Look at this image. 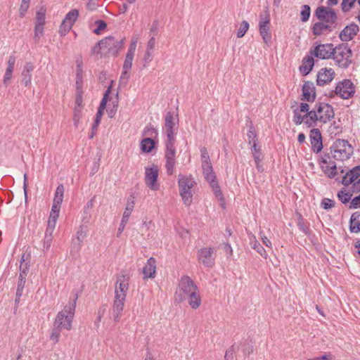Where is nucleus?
Returning <instances> with one entry per match:
<instances>
[{
    "instance_id": "obj_46",
    "label": "nucleus",
    "mask_w": 360,
    "mask_h": 360,
    "mask_svg": "<svg viewBox=\"0 0 360 360\" xmlns=\"http://www.w3.org/2000/svg\"><path fill=\"white\" fill-rule=\"evenodd\" d=\"M165 169L167 175L170 176L174 174V166L176 163L175 158H165Z\"/></svg>"
},
{
    "instance_id": "obj_23",
    "label": "nucleus",
    "mask_w": 360,
    "mask_h": 360,
    "mask_svg": "<svg viewBox=\"0 0 360 360\" xmlns=\"http://www.w3.org/2000/svg\"><path fill=\"white\" fill-rule=\"evenodd\" d=\"M360 176V165L356 166L349 169L345 175L343 176L341 183L345 186L352 184Z\"/></svg>"
},
{
    "instance_id": "obj_52",
    "label": "nucleus",
    "mask_w": 360,
    "mask_h": 360,
    "mask_svg": "<svg viewBox=\"0 0 360 360\" xmlns=\"http://www.w3.org/2000/svg\"><path fill=\"white\" fill-rule=\"evenodd\" d=\"M352 195L347 193L345 190H340L338 193V199L343 203L346 204L349 202Z\"/></svg>"
},
{
    "instance_id": "obj_27",
    "label": "nucleus",
    "mask_w": 360,
    "mask_h": 360,
    "mask_svg": "<svg viewBox=\"0 0 360 360\" xmlns=\"http://www.w3.org/2000/svg\"><path fill=\"white\" fill-rule=\"evenodd\" d=\"M311 31L314 35L320 36L322 34H327L334 31L333 29L331 28V26H328L321 21L316 22L311 27Z\"/></svg>"
},
{
    "instance_id": "obj_15",
    "label": "nucleus",
    "mask_w": 360,
    "mask_h": 360,
    "mask_svg": "<svg viewBox=\"0 0 360 360\" xmlns=\"http://www.w3.org/2000/svg\"><path fill=\"white\" fill-rule=\"evenodd\" d=\"M105 49H108V53L117 56L123 47L124 39H116L112 36L106 37L102 39Z\"/></svg>"
},
{
    "instance_id": "obj_37",
    "label": "nucleus",
    "mask_w": 360,
    "mask_h": 360,
    "mask_svg": "<svg viewBox=\"0 0 360 360\" xmlns=\"http://www.w3.org/2000/svg\"><path fill=\"white\" fill-rule=\"evenodd\" d=\"M202 169L205 179L210 184V186L217 181L212 165Z\"/></svg>"
},
{
    "instance_id": "obj_24",
    "label": "nucleus",
    "mask_w": 360,
    "mask_h": 360,
    "mask_svg": "<svg viewBox=\"0 0 360 360\" xmlns=\"http://www.w3.org/2000/svg\"><path fill=\"white\" fill-rule=\"evenodd\" d=\"M34 65L31 62H27L23 66L21 72V83L25 86H30L32 81V72L34 70Z\"/></svg>"
},
{
    "instance_id": "obj_32",
    "label": "nucleus",
    "mask_w": 360,
    "mask_h": 360,
    "mask_svg": "<svg viewBox=\"0 0 360 360\" xmlns=\"http://www.w3.org/2000/svg\"><path fill=\"white\" fill-rule=\"evenodd\" d=\"M349 230L352 233L360 232V212H354L349 220Z\"/></svg>"
},
{
    "instance_id": "obj_10",
    "label": "nucleus",
    "mask_w": 360,
    "mask_h": 360,
    "mask_svg": "<svg viewBox=\"0 0 360 360\" xmlns=\"http://www.w3.org/2000/svg\"><path fill=\"white\" fill-rule=\"evenodd\" d=\"M334 48L331 43L319 44L310 50V54L321 60L329 59L333 56Z\"/></svg>"
},
{
    "instance_id": "obj_20",
    "label": "nucleus",
    "mask_w": 360,
    "mask_h": 360,
    "mask_svg": "<svg viewBox=\"0 0 360 360\" xmlns=\"http://www.w3.org/2000/svg\"><path fill=\"white\" fill-rule=\"evenodd\" d=\"M316 98V88L312 82L307 81L302 86L301 100L307 102H314Z\"/></svg>"
},
{
    "instance_id": "obj_45",
    "label": "nucleus",
    "mask_w": 360,
    "mask_h": 360,
    "mask_svg": "<svg viewBox=\"0 0 360 360\" xmlns=\"http://www.w3.org/2000/svg\"><path fill=\"white\" fill-rule=\"evenodd\" d=\"M248 122L249 123V130L248 133V142L249 144H252V141H258V139L252 122L250 120H249Z\"/></svg>"
},
{
    "instance_id": "obj_44",
    "label": "nucleus",
    "mask_w": 360,
    "mask_h": 360,
    "mask_svg": "<svg viewBox=\"0 0 360 360\" xmlns=\"http://www.w3.org/2000/svg\"><path fill=\"white\" fill-rule=\"evenodd\" d=\"M110 90H111V87L109 86L108 88V89L105 91L103 96V98L100 103V105H99V107L98 108V111L97 112H100L101 114H103V112H104V110L106 107V103L108 102V97H109V94L110 92Z\"/></svg>"
},
{
    "instance_id": "obj_50",
    "label": "nucleus",
    "mask_w": 360,
    "mask_h": 360,
    "mask_svg": "<svg viewBox=\"0 0 360 360\" xmlns=\"http://www.w3.org/2000/svg\"><path fill=\"white\" fill-rule=\"evenodd\" d=\"M210 186L212 188V191L214 192L216 198L221 201V202H224V198L223 196L222 192L221 191V188L219 185L218 181L214 183L213 184L210 185Z\"/></svg>"
},
{
    "instance_id": "obj_53",
    "label": "nucleus",
    "mask_w": 360,
    "mask_h": 360,
    "mask_svg": "<svg viewBox=\"0 0 360 360\" xmlns=\"http://www.w3.org/2000/svg\"><path fill=\"white\" fill-rule=\"evenodd\" d=\"M249 29V23L246 20H243L240 25V27L237 32V37H243Z\"/></svg>"
},
{
    "instance_id": "obj_38",
    "label": "nucleus",
    "mask_w": 360,
    "mask_h": 360,
    "mask_svg": "<svg viewBox=\"0 0 360 360\" xmlns=\"http://www.w3.org/2000/svg\"><path fill=\"white\" fill-rule=\"evenodd\" d=\"M65 188L63 184H59L56 190L55 195L53 198V205H55L56 206H60L63 200V195H64Z\"/></svg>"
},
{
    "instance_id": "obj_36",
    "label": "nucleus",
    "mask_w": 360,
    "mask_h": 360,
    "mask_svg": "<svg viewBox=\"0 0 360 360\" xmlns=\"http://www.w3.org/2000/svg\"><path fill=\"white\" fill-rule=\"evenodd\" d=\"M324 174L330 179H333L337 174V166L334 162H329L326 166L321 165Z\"/></svg>"
},
{
    "instance_id": "obj_7",
    "label": "nucleus",
    "mask_w": 360,
    "mask_h": 360,
    "mask_svg": "<svg viewBox=\"0 0 360 360\" xmlns=\"http://www.w3.org/2000/svg\"><path fill=\"white\" fill-rule=\"evenodd\" d=\"M179 127V115L174 112L168 111L165 116V123L162 128L166 135V140L176 141V135Z\"/></svg>"
},
{
    "instance_id": "obj_22",
    "label": "nucleus",
    "mask_w": 360,
    "mask_h": 360,
    "mask_svg": "<svg viewBox=\"0 0 360 360\" xmlns=\"http://www.w3.org/2000/svg\"><path fill=\"white\" fill-rule=\"evenodd\" d=\"M179 287L181 292H195L198 290L197 285L188 276H184L181 277Z\"/></svg>"
},
{
    "instance_id": "obj_5",
    "label": "nucleus",
    "mask_w": 360,
    "mask_h": 360,
    "mask_svg": "<svg viewBox=\"0 0 360 360\" xmlns=\"http://www.w3.org/2000/svg\"><path fill=\"white\" fill-rule=\"evenodd\" d=\"M330 154L336 160L345 161L353 154V148L347 140L337 139L330 148Z\"/></svg>"
},
{
    "instance_id": "obj_60",
    "label": "nucleus",
    "mask_w": 360,
    "mask_h": 360,
    "mask_svg": "<svg viewBox=\"0 0 360 360\" xmlns=\"http://www.w3.org/2000/svg\"><path fill=\"white\" fill-rule=\"evenodd\" d=\"M95 23L97 25V27L94 30V32L96 34H99L101 31L105 30L107 27V23L103 20H98Z\"/></svg>"
},
{
    "instance_id": "obj_2",
    "label": "nucleus",
    "mask_w": 360,
    "mask_h": 360,
    "mask_svg": "<svg viewBox=\"0 0 360 360\" xmlns=\"http://www.w3.org/2000/svg\"><path fill=\"white\" fill-rule=\"evenodd\" d=\"M77 300V296H73L64 309L58 313L53 323V326L56 329L70 330L72 328Z\"/></svg>"
},
{
    "instance_id": "obj_59",
    "label": "nucleus",
    "mask_w": 360,
    "mask_h": 360,
    "mask_svg": "<svg viewBox=\"0 0 360 360\" xmlns=\"http://www.w3.org/2000/svg\"><path fill=\"white\" fill-rule=\"evenodd\" d=\"M236 351V348L234 345L229 347L225 353L224 359L225 360H234Z\"/></svg>"
},
{
    "instance_id": "obj_12",
    "label": "nucleus",
    "mask_w": 360,
    "mask_h": 360,
    "mask_svg": "<svg viewBox=\"0 0 360 360\" xmlns=\"http://www.w3.org/2000/svg\"><path fill=\"white\" fill-rule=\"evenodd\" d=\"M78 17L79 11L77 9L71 10L65 15L59 27L60 36H65L69 32Z\"/></svg>"
},
{
    "instance_id": "obj_3",
    "label": "nucleus",
    "mask_w": 360,
    "mask_h": 360,
    "mask_svg": "<svg viewBox=\"0 0 360 360\" xmlns=\"http://www.w3.org/2000/svg\"><path fill=\"white\" fill-rule=\"evenodd\" d=\"M332 58L335 65L342 69H347L353 63V53L347 43L335 46Z\"/></svg>"
},
{
    "instance_id": "obj_33",
    "label": "nucleus",
    "mask_w": 360,
    "mask_h": 360,
    "mask_svg": "<svg viewBox=\"0 0 360 360\" xmlns=\"http://www.w3.org/2000/svg\"><path fill=\"white\" fill-rule=\"evenodd\" d=\"M134 56L127 55L123 64L124 71L122 72L120 82L121 83L124 79L127 81L129 76L127 75V71L131 68L132 61Z\"/></svg>"
},
{
    "instance_id": "obj_13",
    "label": "nucleus",
    "mask_w": 360,
    "mask_h": 360,
    "mask_svg": "<svg viewBox=\"0 0 360 360\" xmlns=\"http://www.w3.org/2000/svg\"><path fill=\"white\" fill-rule=\"evenodd\" d=\"M311 112L309 105L307 103H300L299 108L293 110L292 121L296 125L304 123L306 124L309 117H307Z\"/></svg>"
},
{
    "instance_id": "obj_9",
    "label": "nucleus",
    "mask_w": 360,
    "mask_h": 360,
    "mask_svg": "<svg viewBox=\"0 0 360 360\" xmlns=\"http://www.w3.org/2000/svg\"><path fill=\"white\" fill-rule=\"evenodd\" d=\"M260 20L259 22V34L264 41V42L269 46L271 43V34L270 32L269 24H270V16L267 11L264 14H260Z\"/></svg>"
},
{
    "instance_id": "obj_31",
    "label": "nucleus",
    "mask_w": 360,
    "mask_h": 360,
    "mask_svg": "<svg viewBox=\"0 0 360 360\" xmlns=\"http://www.w3.org/2000/svg\"><path fill=\"white\" fill-rule=\"evenodd\" d=\"M184 300L192 309H196L200 306L202 299L200 294H184Z\"/></svg>"
},
{
    "instance_id": "obj_64",
    "label": "nucleus",
    "mask_w": 360,
    "mask_h": 360,
    "mask_svg": "<svg viewBox=\"0 0 360 360\" xmlns=\"http://www.w3.org/2000/svg\"><path fill=\"white\" fill-rule=\"evenodd\" d=\"M349 209L360 208V194L354 197L350 202L349 205Z\"/></svg>"
},
{
    "instance_id": "obj_54",
    "label": "nucleus",
    "mask_w": 360,
    "mask_h": 360,
    "mask_svg": "<svg viewBox=\"0 0 360 360\" xmlns=\"http://www.w3.org/2000/svg\"><path fill=\"white\" fill-rule=\"evenodd\" d=\"M356 0H342L341 3V9L344 13H347L354 6Z\"/></svg>"
},
{
    "instance_id": "obj_62",
    "label": "nucleus",
    "mask_w": 360,
    "mask_h": 360,
    "mask_svg": "<svg viewBox=\"0 0 360 360\" xmlns=\"http://www.w3.org/2000/svg\"><path fill=\"white\" fill-rule=\"evenodd\" d=\"M26 278L27 276H22V277H20V275L19 274L16 292H22L23 291L26 283Z\"/></svg>"
},
{
    "instance_id": "obj_34",
    "label": "nucleus",
    "mask_w": 360,
    "mask_h": 360,
    "mask_svg": "<svg viewBox=\"0 0 360 360\" xmlns=\"http://www.w3.org/2000/svg\"><path fill=\"white\" fill-rule=\"evenodd\" d=\"M175 141L172 140L165 141V158H175L176 148Z\"/></svg>"
},
{
    "instance_id": "obj_4",
    "label": "nucleus",
    "mask_w": 360,
    "mask_h": 360,
    "mask_svg": "<svg viewBox=\"0 0 360 360\" xmlns=\"http://www.w3.org/2000/svg\"><path fill=\"white\" fill-rule=\"evenodd\" d=\"M196 185V182L192 175L179 174L178 179V186L179 195L186 206H190L193 201V188Z\"/></svg>"
},
{
    "instance_id": "obj_51",
    "label": "nucleus",
    "mask_w": 360,
    "mask_h": 360,
    "mask_svg": "<svg viewBox=\"0 0 360 360\" xmlns=\"http://www.w3.org/2000/svg\"><path fill=\"white\" fill-rule=\"evenodd\" d=\"M311 15V8L309 5H303L301 8V20L304 22L309 20Z\"/></svg>"
},
{
    "instance_id": "obj_47",
    "label": "nucleus",
    "mask_w": 360,
    "mask_h": 360,
    "mask_svg": "<svg viewBox=\"0 0 360 360\" xmlns=\"http://www.w3.org/2000/svg\"><path fill=\"white\" fill-rule=\"evenodd\" d=\"M53 241V233H48L45 231V236L43 241V248L42 250L44 252H47L51 248V243Z\"/></svg>"
},
{
    "instance_id": "obj_25",
    "label": "nucleus",
    "mask_w": 360,
    "mask_h": 360,
    "mask_svg": "<svg viewBox=\"0 0 360 360\" xmlns=\"http://www.w3.org/2000/svg\"><path fill=\"white\" fill-rule=\"evenodd\" d=\"M156 272V260L151 257L148 260L143 268V278H153Z\"/></svg>"
},
{
    "instance_id": "obj_63",
    "label": "nucleus",
    "mask_w": 360,
    "mask_h": 360,
    "mask_svg": "<svg viewBox=\"0 0 360 360\" xmlns=\"http://www.w3.org/2000/svg\"><path fill=\"white\" fill-rule=\"evenodd\" d=\"M252 248L255 250L261 256L266 257V250L259 243L255 241L252 246Z\"/></svg>"
},
{
    "instance_id": "obj_40",
    "label": "nucleus",
    "mask_w": 360,
    "mask_h": 360,
    "mask_svg": "<svg viewBox=\"0 0 360 360\" xmlns=\"http://www.w3.org/2000/svg\"><path fill=\"white\" fill-rule=\"evenodd\" d=\"M342 127L340 120L334 121L328 128V132L330 135H338L342 132Z\"/></svg>"
},
{
    "instance_id": "obj_14",
    "label": "nucleus",
    "mask_w": 360,
    "mask_h": 360,
    "mask_svg": "<svg viewBox=\"0 0 360 360\" xmlns=\"http://www.w3.org/2000/svg\"><path fill=\"white\" fill-rule=\"evenodd\" d=\"M158 172L159 170L157 165H153L150 167L146 168L145 182L147 186L153 191L159 189V184L157 183Z\"/></svg>"
},
{
    "instance_id": "obj_35",
    "label": "nucleus",
    "mask_w": 360,
    "mask_h": 360,
    "mask_svg": "<svg viewBox=\"0 0 360 360\" xmlns=\"http://www.w3.org/2000/svg\"><path fill=\"white\" fill-rule=\"evenodd\" d=\"M155 142L150 137H146L141 141V149L143 153H150L155 148Z\"/></svg>"
},
{
    "instance_id": "obj_49",
    "label": "nucleus",
    "mask_w": 360,
    "mask_h": 360,
    "mask_svg": "<svg viewBox=\"0 0 360 360\" xmlns=\"http://www.w3.org/2000/svg\"><path fill=\"white\" fill-rule=\"evenodd\" d=\"M210 186L212 188V191L214 192L216 198L221 201V202H224V198L223 196L222 192L221 191V188L219 185L218 181L214 183L213 184L210 185Z\"/></svg>"
},
{
    "instance_id": "obj_26",
    "label": "nucleus",
    "mask_w": 360,
    "mask_h": 360,
    "mask_svg": "<svg viewBox=\"0 0 360 360\" xmlns=\"http://www.w3.org/2000/svg\"><path fill=\"white\" fill-rule=\"evenodd\" d=\"M31 256L30 253H23L20 260L19 274L20 277L22 276H27L30 272Z\"/></svg>"
},
{
    "instance_id": "obj_56",
    "label": "nucleus",
    "mask_w": 360,
    "mask_h": 360,
    "mask_svg": "<svg viewBox=\"0 0 360 360\" xmlns=\"http://www.w3.org/2000/svg\"><path fill=\"white\" fill-rule=\"evenodd\" d=\"M82 109L83 108L81 107H75L74 108L73 122L76 127L80 120Z\"/></svg>"
},
{
    "instance_id": "obj_21",
    "label": "nucleus",
    "mask_w": 360,
    "mask_h": 360,
    "mask_svg": "<svg viewBox=\"0 0 360 360\" xmlns=\"http://www.w3.org/2000/svg\"><path fill=\"white\" fill-rule=\"evenodd\" d=\"M310 141L312 150L319 153L323 149L322 136L319 129H312L310 131Z\"/></svg>"
},
{
    "instance_id": "obj_17",
    "label": "nucleus",
    "mask_w": 360,
    "mask_h": 360,
    "mask_svg": "<svg viewBox=\"0 0 360 360\" xmlns=\"http://www.w3.org/2000/svg\"><path fill=\"white\" fill-rule=\"evenodd\" d=\"M335 75L333 68H322L319 70L316 76V84L324 86L333 81Z\"/></svg>"
},
{
    "instance_id": "obj_8",
    "label": "nucleus",
    "mask_w": 360,
    "mask_h": 360,
    "mask_svg": "<svg viewBox=\"0 0 360 360\" xmlns=\"http://www.w3.org/2000/svg\"><path fill=\"white\" fill-rule=\"evenodd\" d=\"M355 94V86L352 80L345 79L337 83L335 90L329 93V96L333 98L338 96L342 99H349L354 96Z\"/></svg>"
},
{
    "instance_id": "obj_29",
    "label": "nucleus",
    "mask_w": 360,
    "mask_h": 360,
    "mask_svg": "<svg viewBox=\"0 0 360 360\" xmlns=\"http://www.w3.org/2000/svg\"><path fill=\"white\" fill-rule=\"evenodd\" d=\"M314 65V60L312 56H307L302 59L300 71L304 76H306L311 71Z\"/></svg>"
},
{
    "instance_id": "obj_58",
    "label": "nucleus",
    "mask_w": 360,
    "mask_h": 360,
    "mask_svg": "<svg viewBox=\"0 0 360 360\" xmlns=\"http://www.w3.org/2000/svg\"><path fill=\"white\" fill-rule=\"evenodd\" d=\"M321 206L324 210L333 208L335 206V201L329 198H324L321 201Z\"/></svg>"
},
{
    "instance_id": "obj_48",
    "label": "nucleus",
    "mask_w": 360,
    "mask_h": 360,
    "mask_svg": "<svg viewBox=\"0 0 360 360\" xmlns=\"http://www.w3.org/2000/svg\"><path fill=\"white\" fill-rule=\"evenodd\" d=\"M143 135L150 138H156L158 135V130L151 124L147 125L143 131Z\"/></svg>"
},
{
    "instance_id": "obj_28",
    "label": "nucleus",
    "mask_w": 360,
    "mask_h": 360,
    "mask_svg": "<svg viewBox=\"0 0 360 360\" xmlns=\"http://www.w3.org/2000/svg\"><path fill=\"white\" fill-rule=\"evenodd\" d=\"M128 274L124 271L117 276L115 292H118V290L120 292H125L128 290Z\"/></svg>"
},
{
    "instance_id": "obj_30",
    "label": "nucleus",
    "mask_w": 360,
    "mask_h": 360,
    "mask_svg": "<svg viewBox=\"0 0 360 360\" xmlns=\"http://www.w3.org/2000/svg\"><path fill=\"white\" fill-rule=\"evenodd\" d=\"M15 57L14 56H10L8 60V66L6 70V72L4 74V84L7 86L9 83L11 77H12V73L14 70V66L15 63Z\"/></svg>"
},
{
    "instance_id": "obj_39",
    "label": "nucleus",
    "mask_w": 360,
    "mask_h": 360,
    "mask_svg": "<svg viewBox=\"0 0 360 360\" xmlns=\"http://www.w3.org/2000/svg\"><path fill=\"white\" fill-rule=\"evenodd\" d=\"M200 150L201 154L202 168L212 166L207 148L205 147H201Z\"/></svg>"
},
{
    "instance_id": "obj_19",
    "label": "nucleus",
    "mask_w": 360,
    "mask_h": 360,
    "mask_svg": "<svg viewBox=\"0 0 360 360\" xmlns=\"http://www.w3.org/2000/svg\"><path fill=\"white\" fill-rule=\"evenodd\" d=\"M359 31V26L352 22L347 25L340 33L339 38L342 41H349L354 39Z\"/></svg>"
},
{
    "instance_id": "obj_1",
    "label": "nucleus",
    "mask_w": 360,
    "mask_h": 360,
    "mask_svg": "<svg viewBox=\"0 0 360 360\" xmlns=\"http://www.w3.org/2000/svg\"><path fill=\"white\" fill-rule=\"evenodd\" d=\"M333 108L328 103L318 102L311 110V112L307 117H309L306 122L308 128H312L317 125L318 122L327 123L334 118Z\"/></svg>"
},
{
    "instance_id": "obj_55",
    "label": "nucleus",
    "mask_w": 360,
    "mask_h": 360,
    "mask_svg": "<svg viewBox=\"0 0 360 360\" xmlns=\"http://www.w3.org/2000/svg\"><path fill=\"white\" fill-rule=\"evenodd\" d=\"M30 0H22L19 8V15L20 18H23L30 6Z\"/></svg>"
},
{
    "instance_id": "obj_16",
    "label": "nucleus",
    "mask_w": 360,
    "mask_h": 360,
    "mask_svg": "<svg viewBox=\"0 0 360 360\" xmlns=\"http://www.w3.org/2000/svg\"><path fill=\"white\" fill-rule=\"evenodd\" d=\"M125 300L126 294H115L112 309V316L115 322L120 321L121 319Z\"/></svg>"
},
{
    "instance_id": "obj_11",
    "label": "nucleus",
    "mask_w": 360,
    "mask_h": 360,
    "mask_svg": "<svg viewBox=\"0 0 360 360\" xmlns=\"http://www.w3.org/2000/svg\"><path fill=\"white\" fill-rule=\"evenodd\" d=\"M215 250L214 248H202L198 251V259L204 266L212 268L215 264Z\"/></svg>"
},
{
    "instance_id": "obj_42",
    "label": "nucleus",
    "mask_w": 360,
    "mask_h": 360,
    "mask_svg": "<svg viewBox=\"0 0 360 360\" xmlns=\"http://www.w3.org/2000/svg\"><path fill=\"white\" fill-rule=\"evenodd\" d=\"M76 89L82 88V63L77 61V74H76Z\"/></svg>"
},
{
    "instance_id": "obj_6",
    "label": "nucleus",
    "mask_w": 360,
    "mask_h": 360,
    "mask_svg": "<svg viewBox=\"0 0 360 360\" xmlns=\"http://www.w3.org/2000/svg\"><path fill=\"white\" fill-rule=\"evenodd\" d=\"M314 15L319 20L331 26L334 30L339 28L338 15L332 8L320 6L316 8Z\"/></svg>"
},
{
    "instance_id": "obj_41",
    "label": "nucleus",
    "mask_w": 360,
    "mask_h": 360,
    "mask_svg": "<svg viewBox=\"0 0 360 360\" xmlns=\"http://www.w3.org/2000/svg\"><path fill=\"white\" fill-rule=\"evenodd\" d=\"M297 226L301 231H302L306 236L310 234V229L307 221H304L301 214L299 215L297 220Z\"/></svg>"
},
{
    "instance_id": "obj_43",
    "label": "nucleus",
    "mask_w": 360,
    "mask_h": 360,
    "mask_svg": "<svg viewBox=\"0 0 360 360\" xmlns=\"http://www.w3.org/2000/svg\"><path fill=\"white\" fill-rule=\"evenodd\" d=\"M45 20H46V8H44V7H41L36 13L35 24L44 25Z\"/></svg>"
},
{
    "instance_id": "obj_57",
    "label": "nucleus",
    "mask_w": 360,
    "mask_h": 360,
    "mask_svg": "<svg viewBox=\"0 0 360 360\" xmlns=\"http://www.w3.org/2000/svg\"><path fill=\"white\" fill-rule=\"evenodd\" d=\"M83 92H82V89H77L76 91V98H75V107H81L83 108L82 102H83V98H82Z\"/></svg>"
},
{
    "instance_id": "obj_61",
    "label": "nucleus",
    "mask_w": 360,
    "mask_h": 360,
    "mask_svg": "<svg viewBox=\"0 0 360 360\" xmlns=\"http://www.w3.org/2000/svg\"><path fill=\"white\" fill-rule=\"evenodd\" d=\"M57 219H58V218H51V217L49 218L46 232L53 233V232L55 229L56 225Z\"/></svg>"
},
{
    "instance_id": "obj_18",
    "label": "nucleus",
    "mask_w": 360,
    "mask_h": 360,
    "mask_svg": "<svg viewBox=\"0 0 360 360\" xmlns=\"http://www.w3.org/2000/svg\"><path fill=\"white\" fill-rule=\"evenodd\" d=\"M134 197L133 195H130L127 200L126 207L118 228L117 236H119L124 231L125 226L128 222V219L134 210Z\"/></svg>"
}]
</instances>
